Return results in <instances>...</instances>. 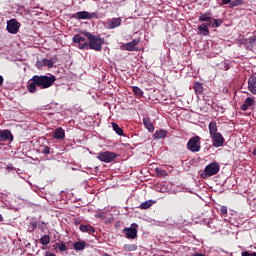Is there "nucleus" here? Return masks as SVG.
Segmentation results:
<instances>
[{
	"label": "nucleus",
	"instance_id": "nucleus-3",
	"mask_svg": "<svg viewBox=\"0 0 256 256\" xmlns=\"http://www.w3.org/2000/svg\"><path fill=\"white\" fill-rule=\"evenodd\" d=\"M82 35H85V37H87V39L89 40V49H93L94 51H101V47L103 46V39L87 31H82Z\"/></svg>",
	"mask_w": 256,
	"mask_h": 256
},
{
	"label": "nucleus",
	"instance_id": "nucleus-25",
	"mask_svg": "<svg viewBox=\"0 0 256 256\" xmlns=\"http://www.w3.org/2000/svg\"><path fill=\"white\" fill-rule=\"evenodd\" d=\"M112 128L115 131V133H117V135H123V129H121V127H119L117 123L113 122Z\"/></svg>",
	"mask_w": 256,
	"mask_h": 256
},
{
	"label": "nucleus",
	"instance_id": "nucleus-34",
	"mask_svg": "<svg viewBox=\"0 0 256 256\" xmlns=\"http://www.w3.org/2000/svg\"><path fill=\"white\" fill-rule=\"evenodd\" d=\"M220 213H221V215H227V207L226 206H222L220 208Z\"/></svg>",
	"mask_w": 256,
	"mask_h": 256
},
{
	"label": "nucleus",
	"instance_id": "nucleus-40",
	"mask_svg": "<svg viewBox=\"0 0 256 256\" xmlns=\"http://www.w3.org/2000/svg\"><path fill=\"white\" fill-rule=\"evenodd\" d=\"M3 221V215L0 214V223Z\"/></svg>",
	"mask_w": 256,
	"mask_h": 256
},
{
	"label": "nucleus",
	"instance_id": "nucleus-2",
	"mask_svg": "<svg viewBox=\"0 0 256 256\" xmlns=\"http://www.w3.org/2000/svg\"><path fill=\"white\" fill-rule=\"evenodd\" d=\"M208 127L213 147H223L225 138L223 137V134L217 131V122H210Z\"/></svg>",
	"mask_w": 256,
	"mask_h": 256
},
{
	"label": "nucleus",
	"instance_id": "nucleus-39",
	"mask_svg": "<svg viewBox=\"0 0 256 256\" xmlns=\"http://www.w3.org/2000/svg\"><path fill=\"white\" fill-rule=\"evenodd\" d=\"M3 81H4L3 76H0V86L3 85Z\"/></svg>",
	"mask_w": 256,
	"mask_h": 256
},
{
	"label": "nucleus",
	"instance_id": "nucleus-23",
	"mask_svg": "<svg viewBox=\"0 0 256 256\" xmlns=\"http://www.w3.org/2000/svg\"><path fill=\"white\" fill-rule=\"evenodd\" d=\"M199 21H201V22L207 21L208 23H211V13L208 12V13L200 15Z\"/></svg>",
	"mask_w": 256,
	"mask_h": 256
},
{
	"label": "nucleus",
	"instance_id": "nucleus-38",
	"mask_svg": "<svg viewBox=\"0 0 256 256\" xmlns=\"http://www.w3.org/2000/svg\"><path fill=\"white\" fill-rule=\"evenodd\" d=\"M45 256H56V255L54 253H52V252H46Z\"/></svg>",
	"mask_w": 256,
	"mask_h": 256
},
{
	"label": "nucleus",
	"instance_id": "nucleus-13",
	"mask_svg": "<svg viewBox=\"0 0 256 256\" xmlns=\"http://www.w3.org/2000/svg\"><path fill=\"white\" fill-rule=\"evenodd\" d=\"M248 91L256 95V76H251L248 80Z\"/></svg>",
	"mask_w": 256,
	"mask_h": 256
},
{
	"label": "nucleus",
	"instance_id": "nucleus-32",
	"mask_svg": "<svg viewBox=\"0 0 256 256\" xmlns=\"http://www.w3.org/2000/svg\"><path fill=\"white\" fill-rule=\"evenodd\" d=\"M42 153L49 155V153H51V148H49V146H44Z\"/></svg>",
	"mask_w": 256,
	"mask_h": 256
},
{
	"label": "nucleus",
	"instance_id": "nucleus-8",
	"mask_svg": "<svg viewBox=\"0 0 256 256\" xmlns=\"http://www.w3.org/2000/svg\"><path fill=\"white\" fill-rule=\"evenodd\" d=\"M139 225L133 223L131 227L124 228L123 232L125 233L127 239H136L137 238V229Z\"/></svg>",
	"mask_w": 256,
	"mask_h": 256
},
{
	"label": "nucleus",
	"instance_id": "nucleus-30",
	"mask_svg": "<svg viewBox=\"0 0 256 256\" xmlns=\"http://www.w3.org/2000/svg\"><path fill=\"white\" fill-rule=\"evenodd\" d=\"M231 7H237L239 5H243V0H232L230 2Z\"/></svg>",
	"mask_w": 256,
	"mask_h": 256
},
{
	"label": "nucleus",
	"instance_id": "nucleus-26",
	"mask_svg": "<svg viewBox=\"0 0 256 256\" xmlns=\"http://www.w3.org/2000/svg\"><path fill=\"white\" fill-rule=\"evenodd\" d=\"M74 249L76 251H83L85 249V242H76V243H74Z\"/></svg>",
	"mask_w": 256,
	"mask_h": 256
},
{
	"label": "nucleus",
	"instance_id": "nucleus-4",
	"mask_svg": "<svg viewBox=\"0 0 256 256\" xmlns=\"http://www.w3.org/2000/svg\"><path fill=\"white\" fill-rule=\"evenodd\" d=\"M219 169V163L212 162L205 167L202 177H213V175H217V173H219Z\"/></svg>",
	"mask_w": 256,
	"mask_h": 256
},
{
	"label": "nucleus",
	"instance_id": "nucleus-16",
	"mask_svg": "<svg viewBox=\"0 0 256 256\" xmlns=\"http://www.w3.org/2000/svg\"><path fill=\"white\" fill-rule=\"evenodd\" d=\"M108 27L109 29H115L121 25V18H114L111 20H108Z\"/></svg>",
	"mask_w": 256,
	"mask_h": 256
},
{
	"label": "nucleus",
	"instance_id": "nucleus-1",
	"mask_svg": "<svg viewBox=\"0 0 256 256\" xmlns=\"http://www.w3.org/2000/svg\"><path fill=\"white\" fill-rule=\"evenodd\" d=\"M31 83L28 85V91L29 93H37V87L40 89H49L55 81H57V78L53 75L50 76H33L31 79Z\"/></svg>",
	"mask_w": 256,
	"mask_h": 256
},
{
	"label": "nucleus",
	"instance_id": "nucleus-42",
	"mask_svg": "<svg viewBox=\"0 0 256 256\" xmlns=\"http://www.w3.org/2000/svg\"><path fill=\"white\" fill-rule=\"evenodd\" d=\"M254 155H256V150L254 151Z\"/></svg>",
	"mask_w": 256,
	"mask_h": 256
},
{
	"label": "nucleus",
	"instance_id": "nucleus-35",
	"mask_svg": "<svg viewBox=\"0 0 256 256\" xmlns=\"http://www.w3.org/2000/svg\"><path fill=\"white\" fill-rule=\"evenodd\" d=\"M242 256H256V252H247V251H245V252H242Z\"/></svg>",
	"mask_w": 256,
	"mask_h": 256
},
{
	"label": "nucleus",
	"instance_id": "nucleus-31",
	"mask_svg": "<svg viewBox=\"0 0 256 256\" xmlns=\"http://www.w3.org/2000/svg\"><path fill=\"white\" fill-rule=\"evenodd\" d=\"M155 173L158 177H163V175H167V173L163 171L161 168H156Z\"/></svg>",
	"mask_w": 256,
	"mask_h": 256
},
{
	"label": "nucleus",
	"instance_id": "nucleus-29",
	"mask_svg": "<svg viewBox=\"0 0 256 256\" xmlns=\"http://www.w3.org/2000/svg\"><path fill=\"white\" fill-rule=\"evenodd\" d=\"M125 251H137V245L135 244H126L124 245Z\"/></svg>",
	"mask_w": 256,
	"mask_h": 256
},
{
	"label": "nucleus",
	"instance_id": "nucleus-6",
	"mask_svg": "<svg viewBox=\"0 0 256 256\" xmlns=\"http://www.w3.org/2000/svg\"><path fill=\"white\" fill-rule=\"evenodd\" d=\"M19 27H21V23L17 22L16 19H11L7 21V31L8 33H12V35H16L19 32Z\"/></svg>",
	"mask_w": 256,
	"mask_h": 256
},
{
	"label": "nucleus",
	"instance_id": "nucleus-27",
	"mask_svg": "<svg viewBox=\"0 0 256 256\" xmlns=\"http://www.w3.org/2000/svg\"><path fill=\"white\" fill-rule=\"evenodd\" d=\"M132 91L134 95H137V97H143V90H141V88L134 86L132 87Z\"/></svg>",
	"mask_w": 256,
	"mask_h": 256
},
{
	"label": "nucleus",
	"instance_id": "nucleus-19",
	"mask_svg": "<svg viewBox=\"0 0 256 256\" xmlns=\"http://www.w3.org/2000/svg\"><path fill=\"white\" fill-rule=\"evenodd\" d=\"M167 137V130L159 129L153 134L154 139H165Z\"/></svg>",
	"mask_w": 256,
	"mask_h": 256
},
{
	"label": "nucleus",
	"instance_id": "nucleus-37",
	"mask_svg": "<svg viewBox=\"0 0 256 256\" xmlns=\"http://www.w3.org/2000/svg\"><path fill=\"white\" fill-rule=\"evenodd\" d=\"M232 0H222V4L223 5H229V3H231Z\"/></svg>",
	"mask_w": 256,
	"mask_h": 256
},
{
	"label": "nucleus",
	"instance_id": "nucleus-9",
	"mask_svg": "<svg viewBox=\"0 0 256 256\" xmlns=\"http://www.w3.org/2000/svg\"><path fill=\"white\" fill-rule=\"evenodd\" d=\"M141 43V39H133L131 42H128L126 44H123L122 49L124 51H139L137 48V45Z\"/></svg>",
	"mask_w": 256,
	"mask_h": 256
},
{
	"label": "nucleus",
	"instance_id": "nucleus-21",
	"mask_svg": "<svg viewBox=\"0 0 256 256\" xmlns=\"http://www.w3.org/2000/svg\"><path fill=\"white\" fill-rule=\"evenodd\" d=\"M80 231L82 233H95V228H93L91 225H80Z\"/></svg>",
	"mask_w": 256,
	"mask_h": 256
},
{
	"label": "nucleus",
	"instance_id": "nucleus-22",
	"mask_svg": "<svg viewBox=\"0 0 256 256\" xmlns=\"http://www.w3.org/2000/svg\"><path fill=\"white\" fill-rule=\"evenodd\" d=\"M194 91L196 95H203V84L196 82L194 84Z\"/></svg>",
	"mask_w": 256,
	"mask_h": 256
},
{
	"label": "nucleus",
	"instance_id": "nucleus-14",
	"mask_svg": "<svg viewBox=\"0 0 256 256\" xmlns=\"http://www.w3.org/2000/svg\"><path fill=\"white\" fill-rule=\"evenodd\" d=\"M54 63L53 60H48V59H42L41 61L36 62V67L38 69H42V67H53Z\"/></svg>",
	"mask_w": 256,
	"mask_h": 256
},
{
	"label": "nucleus",
	"instance_id": "nucleus-18",
	"mask_svg": "<svg viewBox=\"0 0 256 256\" xmlns=\"http://www.w3.org/2000/svg\"><path fill=\"white\" fill-rule=\"evenodd\" d=\"M143 124H144L145 128L148 129V131L150 133H153L155 131V126H153V122H151V119L144 118Z\"/></svg>",
	"mask_w": 256,
	"mask_h": 256
},
{
	"label": "nucleus",
	"instance_id": "nucleus-24",
	"mask_svg": "<svg viewBox=\"0 0 256 256\" xmlns=\"http://www.w3.org/2000/svg\"><path fill=\"white\" fill-rule=\"evenodd\" d=\"M154 203H155V201H153V200H148V201L142 202L140 204V209H149V207H151Z\"/></svg>",
	"mask_w": 256,
	"mask_h": 256
},
{
	"label": "nucleus",
	"instance_id": "nucleus-20",
	"mask_svg": "<svg viewBox=\"0 0 256 256\" xmlns=\"http://www.w3.org/2000/svg\"><path fill=\"white\" fill-rule=\"evenodd\" d=\"M209 27H211V22L198 26V31H200V33L203 35H209Z\"/></svg>",
	"mask_w": 256,
	"mask_h": 256
},
{
	"label": "nucleus",
	"instance_id": "nucleus-10",
	"mask_svg": "<svg viewBox=\"0 0 256 256\" xmlns=\"http://www.w3.org/2000/svg\"><path fill=\"white\" fill-rule=\"evenodd\" d=\"M73 41L74 43L79 44V49H89V43L85 41V38H83V36L76 34L73 37Z\"/></svg>",
	"mask_w": 256,
	"mask_h": 256
},
{
	"label": "nucleus",
	"instance_id": "nucleus-15",
	"mask_svg": "<svg viewBox=\"0 0 256 256\" xmlns=\"http://www.w3.org/2000/svg\"><path fill=\"white\" fill-rule=\"evenodd\" d=\"M0 141H13V134L9 130L0 131Z\"/></svg>",
	"mask_w": 256,
	"mask_h": 256
},
{
	"label": "nucleus",
	"instance_id": "nucleus-12",
	"mask_svg": "<svg viewBox=\"0 0 256 256\" xmlns=\"http://www.w3.org/2000/svg\"><path fill=\"white\" fill-rule=\"evenodd\" d=\"M95 13H89L87 11H80L74 14L75 19H93Z\"/></svg>",
	"mask_w": 256,
	"mask_h": 256
},
{
	"label": "nucleus",
	"instance_id": "nucleus-7",
	"mask_svg": "<svg viewBox=\"0 0 256 256\" xmlns=\"http://www.w3.org/2000/svg\"><path fill=\"white\" fill-rule=\"evenodd\" d=\"M199 139V136H195L188 141L187 147L189 151H192V153H197L200 151L201 146L199 145Z\"/></svg>",
	"mask_w": 256,
	"mask_h": 256
},
{
	"label": "nucleus",
	"instance_id": "nucleus-17",
	"mask_svg": "<svg viewBox=\"0 0 256 256\" xmlns=\"http://www.w3.org/2000/svg\"><path fill=\"white\" fill-rule=\"evenodd\" d=\"M54 139H65V130L63 128H57L53 131Z\"/></svg>",
	"mask_w": 256,
	"mask_h": 256
},
{
	"label": "nucleus",
	"instance_id": "nucleus-11",
	"mask_svg": "<svg viewBox=\"0 0 256 256\" xmlns=\"http://www.w3.org/2000/svg\"><path fill=\"white\" fill-rule=\"evenodd\" d=\"M251 107H255V99L248 97L244 100V103L241 105L242 111H247L251 109Z\"/></svg>",
	"mask_w": 256,
	"mask_h": 256
},
{
	"label": "nucleus",
	"instance_id": "nucleus-41",
	"mask_svg": "<svg viewBox=\"0 0 256 256\" xmlns=\"http://www.w3.org/2000/svg\"><path fill=\"white\" fill-rule=\"evenodd\" d=\"M33 225V227H37V224H32Z\"/></svg>",
	"mask_w": 256,
	"mask_h": 256
},
{
	"label": "nucleus",
	"instance_id": "nucleus-28",
	"mask_svg": "<svg viewBox=\"0 0 256 256\" xmlns=\"http://www.w3.org/2000/svg\"><path fill=\"white\" fill-rule=\"evenodd\" d=\"M51 242V238L49 237V235H45L40 239V243L42 245H49V243Z\"/></svg>",
	"mask_w": 256,
	"mask_h": 256
},
{
	"label": "nucleus",
	"instance_id": "nucleus-36",
	"mask_svg": "<svg viewBox=\"0 0 256 256\" xmlns=\"http://www.w3.org/2000/svg\"><path fill=\"white\" fill-rule=\"evenodd\" d=\"M214 23H215V27H220L221 23H223V21L221 19H214Z\"/></svg>",
	"mask_w": 256,
	"mask_h": 256
},
{
	"label": "nucleus",
	"instance_id": "nucleus-33",
	"mask_svg": "<svg viewBox=\"0 0 256 256\" xmlns=\"http://www.w3.org/2000/svg\"><path fill=\"white\" fill-rule=\"evenodd\" d=\"M59 251H66L67 246H65V244L61 243L57 245Z\"/></svg>",
	"mask_w": 256,
	"mask_h": 256
},
{
	"label": "nucleus",
	"instance_id": "nucleus-5",
	"mask_svg": "<svg viewBox=\"0 0 256 256\" xmlns=\"http://www.w3.org/2000/svg\"><path fill=\"white\" fill-rule=\"evenodd\" d=\"M116 157L117 154L115 152H100L97 155V159L103 163H111V161H115Z\"/></svg>",
	"mask_w": 256,
	"mask_h": 256
}]
</instances>
